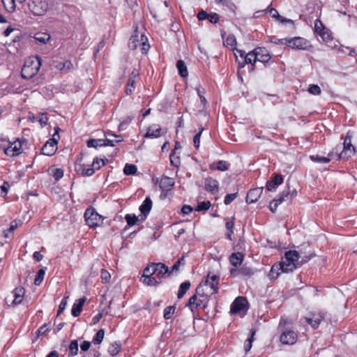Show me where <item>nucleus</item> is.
Returning a JSON list of instances; mask_svg holds the SVG:
<instances>
[{
  "instance_id": "obj_25",
  "label": "nucleus",
  "mask_w": 357,
  "mask_h": 357,
  "mask_svg": "<svg viewBox=\"0 0 357 357\" xmlns=\"http://www.w3.org/2000/svg\"><path fill=\"white\" fill-rule=\"evenodd\" d=\"M225 32L222 33V38L223 39L224 45L227 47H231L233 50H237L235 46L236 45V40L234 35L230 34L227 36L225 39Z\"/></svg>"
},
{
  "instance_id": "obj_34",
  "label": "nucleus",
  "mask_w": 357,
  "mask_h": 357,
  "mask_svg": "<svg viewBox=\"0 0 357 357\" xmlns=\"http://www.w3.org/2000/svg\"><path fill=\"white\" fill-rule=\"evenodd\" d=\"M36 41L41 44H46L50 39V36L47 33H37L33 36Z\"/></svg>"
},
{
  "instance_id": "obj_17",
  "label": "nucleus",
  "mask_w": 357,
  "mask_h": 357,
  "mask_svg": "<svg viewBox=\"0 0 357 357\" xmlns=\"http://www.w3.org/2000/svg\"><path fill=\"white\" fill-rule=\"evenodd\" d=\"M255 52L257 55V61L263 63H267L271 59V55L265 47H257L255 49Z\"/></svg>"
},
{
  "instance_id": "obj_57",
  "label": "nucleus",
  "mask_w": 357,
  "mask_h": 357,
  "mask_svg": "<svg viewBox=\"0 0 357 357\" xmlns=\"http://www.w3.org/2000/svg\"><path fill=\"white\" fill-rule=\"evenodd\" d=\"M238 192L227 194L224 199V203L225 205L230 204L237 197Z\"/></svg>"
},
{
  "instance_id": "obj_50",
  "label": "nucleus",
  "mask_w": 357,
  "mask_h": 357,
  "mask_svg": "<svg viewBox=\"0 0 357 357\" xmlns=\"http://www.w3.org/2000/svg\"><path fill=\"white\" fill-rule=\"evenodd\" d=\"M169 160L171 164L176 167H178L181 165L180 158L178 156H175V150H173L169 155Z\"/></svg>"
},
{
  "instance_id": "obj_61",
  "label": "nucleus",
  "mask_w": 357,
  "mask_h": 357,
  "mask_svg": "<svg viewBox=\"0 0 357 357\" xmlns=\"http://www.w3.org/2000/svg\"><path fill=\"white\" fill-rule=\"evenodd\" d=\"M325 26H324L323 23L319 20H316L314 22V31L315 32L319 34L321 32L322 29H324Z\"/></svg>"
},
{
  "instance_id": "obj_63",
  "label": "nucleus",
  "mask_w": 357,
  "mask_h": 357,
  "mask_svg": "<svg viewBox=\"0 0 357 357\" xmlns=\"http://www.w3.org/2000/svg\"><path fill=\"white\" fill-rule=\"evenodd\" d=\"M225 227L227 231H234V217H232L231 219H227Z\"/></svg>"
},
{
  "instance_id": "obj_39",
  "label": "nucleus",
  "mask_w": 357,
  "mask_h": 357,
  "mask_svg": "<svg viewBox=\"0 0 357 357\" xmlns=\"http://www.w3.org/2000/svg\"><path fill=\"white\" fill-rule=\"evenodd\" d=\"M102 142H103V139H91L87 141V146L89 148H91V147L98 148L100 146H103L104 143Z\"/></svg>"
},
{
  "instance_id": "obj_35",
  "label": "nucleus",
  "mask_w": 357,
  "mask_h": 357,
  "mask_svg": "<svg viewBox=\"0 0 357 357\" xmlns=\"http://www.w3.org/2000/svg\"><path fill=\"white\" fill-rule=\"evenodd\" d=\"M2 3L4 6L5 9L8 13H13L15 11L16 4L15 0H2Z\"/></svg>"
},
{
  "instance_id": "obj_27",
  "label": "nucleus",
  "mask_w": 357,
  "mask_h": 357,
  "mask_svg": "<svg viewBox=\"0 0 357 357\" xmlns=\"http://www.w3.org/2000/svg\"><path fill=\"white\" fill-rule=\"evenodd\" d=\"M210 169H218L221 172L227 171L229 169V163L225 160H219L210 165Z\"/></svg>"
},
{
  "instance_id": "obj_54",
  "label": "nucleus",
  "mask_w": 357,
  "mask_h": 357,
  "mask_svg": "<svg viewBox=\"0 0 357 357\" xmlns=\"http://www.w3.org/2000/svg\"><path fill=\"white\" fill-rule=\"evenodd\" d=\"M240 274L243 276H251L254 274V272L251 268L243 266L240 268Z\"/></svg>"
},
{
  "instance_id": "obj_12",
  "label": "nucleus",
  "mask_w": 357,
  "mask_h": 357,
  "mask_svg": "<svg viewBox=\"0 0 357 357\" xmlns=\"http://www.w3.org/2000/svg\"><path fill=\"white\" fill-rule=\"evenodd\" d=\"M297 334L293 331H285L280 336V342L283 344H294L297 340Z\"/></svg>"
},
{
  "instance_id": "obj_32",
  "label": "nucleus",
  "mask_w": 357,
  "mask_h": 357,
  "mask_svg": "<svg viewBox=\"0 0 357 357\" xmlns=\"http://www.w3.org/2000/svg\"><path fill=\"white\" fill-rule=\"evenodd\" d=\"M140 280L147 286H158L161 283V282L158 281L155 278L151 276H142Z\"/></svg>"
},
{
  "instance_id": "obj_40",
  "label": "nucleus",
  "mask_w": 357,
  "mask_h": 357,
  "mask_svg": "<svg viewBox=\"0 0 357 357\" xmlns=\"http://www.w3.org/2000/svg\"><path fill=\"white\" fill-rule=\"evenodd\" d=\"M73 67V63H71L70 61L69 60H66L63 62H59L56 66V68L59 70H70L72 69Z\"/></svg>"
},
{
  "instance_id": "obj_3",
  "label": "nucleus",
  "mask_w": 357,
  "mask_h": 357,
  "mask_svg": "<svg viewBox=\"0 0 357 357\" xmlns=\"http://www.w3.org/2000/svg\"><path fill=\"white\" fill-rule=\"evenodd\" d=\"M42 65V59L38 56H30L24 62L21 75L23 79H29L38 72Z\"/></svg>"
},
{
  "instance_id": "obj_18",
  "label": "nucleus",
  "mask_w": 357,
  "mask_h": 357,
  "mask_svg": "<svg viewBox=\"0 0 357 357\" xmlns=\"http://www.w3.org/2000/svg\"><path fill=\"white\" fill-rule=\"evenodd\" d=\"M283 177L280 174H274L271 180L266 183V189L268 191H275L278 185L283 183Z\"/></svg>"
},
{
  "instance_id": "obj_56",
  "label": "nucleus",
  "mask_w": 357,
  "mask_h": 357,
  "mask_svg": "<svg viewBox=\"0 0 357 357\" xmlns=\"http://www.w3.org/2000/svg\"><path fill=\"white\" fill-rule=\"evenodd\" d=\"M308 91L313 95H319L321 92L320 87L317 84H310Z\"/></svg>"
},
{
  "instance_id": "obj_24",
  "label": "nucleus",
  "mask_w": 357,
  "mask_h": 357,
  "mask_svg": "<svg viewBox=\"0 0 357 357\" xmlns=\"http://www.w3.org/2000/svg\"><path fill=\"white\" fill-rule=\"evenodd\" d=\"M244 255L241 252L232 253L229 257V261L231 264L235 268H238L242 264Z\"/></svg>"
},
{
  "instance_id": "obj_48",
  "label": "nucleus",
  "mask_w": 357,
  "mask_h": 357,
  "mask_svg": "<svg viewBox=\"0 0 357 357\" xmlns=\"http://www.w3.org/2000/svg\"><path fill=\"white\" fill-rule=\"evenodd\" d=\"M215 2L226 6L232 12L236 9L235 4L231 0H215Z\"/></svg>"
},
{
  "instance_id": "obj_4",
  "label": "nucleus",
  "mask_w": 357,
  "mask_h": 357,
  "mask_svg": "<svg viewBox=\"0 0 357 357\" xmlns=\"http://www.w3.org/2000/svg\"><path fill=\"white\" fill-rule=\"evenodd\" d=\"M28 8L35 16H43L49 10V0H29Z\"/></svg>"
},
{
  "instance_id": "obj_59",
  "label": "nucleus",
  "mask_w": 357,
  "mask_h": 357,
  "mask_svg": "<svg viewBox=\"0 0 357 357\" xmlns=\"http://www.w3.org/2000/svg\"><path fill=\"white\" fill-rule=\"evenodd\" d=\"M204 130V128H201L199 129V131L198 133H197L195 136H194V138H193V143H194V145L196 147V149H198L199 147V143H200V137H201V135L202 133Z\"/></svg>"
},
{
  "instance_id": "obj_29",
  "label": "nucleus",
  "mask_w": 357,
  "mask_h": 357,
  "mask_svg": "<svg viewBox=\"0 0 357 357\" xmlns=\"http://www.w3.org/2000/svg\"><path fill=\"white\" fill-rule=\"evenodd\" d=\"M282 271V266L279 264H275L272 266L271 271L268 273V277L271 280H275L280 275L279 271Z\"/></svg>"
},
{
  "instance_id": "obj_14",
  "label": "nucleus",
  "mask_w": 357,
  "mask_h": 357,
  "mask_svg": "<svg viewBox=\"0 0 357 357\" xmlns=\"http://www.w3.org/2000/svg\"><path fill=\"white\" fill-rule=\"evenodd\" d=\"M263 192V188H256L250 189L246 196V203L250 204L256 202L261 197Z\"/></svg>"
},
{
  "instance_id": "obj_26",
  "label": "nucleus",
  "mask_w": 357,
  "mask_h": 357,
  "mask_svg": "<svg viewBox=\"0 0 357 357\" xmlns=\"http://www.w3.org/2000/svg\"><path fill=\"white\" fill-rule=\"evenodd\" d=\"M310 158L313 162L328 163L333 159V151H331L328 154L327 157L320 156L319 155H312L310 156Z\"/></svg>"
},
{
  "instance_id": "obj_5",
  "label": "nucleus",
  "mask_w": 357,
  "mask_h": 357,
  "mask_svg": "<svg viewBox=\"0 0 357 357\" xmlns=\"http://www.w3.org/2000/svg\"><path fill=\"white\" fill-rule=\"evenodd\" d=\"M297 195V191L294 189L291 191L289 190V187L287 189L284 190L278 196V198L274 199L269 204V209L271 212L275 213L277 210L278 206L284 201L291 202L294 197Z\"/></svg>"
},
{
  "instance_id": "obj_21",
  "label": "nucleus",
  "mask_w": 357,
  "mask_h": 357,
  "mask_svg": "<svg viewBox=\"0 0 357 357\" xmlns=\"http://www.w3.org/2000/svg\"><path fill=\"white\" fill-rule=\"evenodd\" d=\"M86 300L85 297H82L75 301L71 310V314L73 317H77L80 314Z\"/></svg>"
},
{
  "instance_id": "obj_28",
  "label": "nucleus",
  "mask_w": 357,
  "mask_h": 357,
  "mask_svg": "<svg viewBox=\"0 0 357 357\" xmlns=\"http://www.w3.org/2000/svg\"><path fill=\"white\" fill-rule=\"evenodd\" d=\"M190 286H191V283L188 280H186L180 284L178 291V294H177V297L178 299H181L184 296L185 293L190 288Z\"/></svg>"
},
{
  "instance_id": "obj_64",
  "label": "nucleus",
  "mask_w": 357,
  "mask_h": 357,
  "mask_svg": "<svg viewBox=\"0 0 357 357\" xmlns=\"http://www.w3.org/2000/svg\"><path fill=\"white\" fill-rule=\"evenodd\" d=\"M208 13L206 11H205L204 10H201L197 13V17L199 21H203L205 20H208Z\"/></svg>"
},
{
  "instance_id": "obj_58",
  "label": "nucleus",
  "mask_w": 357,
  "mask_h": 357,
  "mask_svg": "<svg viewBox=\"0 0 357 357\" xmlns=\"http://www.w3.org/2000/svg\"><path fill=\"white\" fill-rule=\"evenodd\" d=\"M67 299H68V297H64L62 298V300L59 305V309L57 310V316H59L63 312V310L66 309L67 303H68Z\"/></svg>"
},
{
  "instance_id": "obj_62",
  "label": "nucleus",
  "mask_w": 357,
  "mask_h": 357,
  "mask_svg": "<svg viewBox=\"0 0 357 357\" xmlns=\"http://www.w3.org/2000/svg\"><path fill=\"white\" fill-rule=\"evenodd\" d=\"M53 176L56 181H59L63 176V170L60 168L55 169L53 173Z\"/></svg>"
},
{
  "instance_id": "obj_44",
  "label": "nucleus",
  "mask_w": 357,
  "mask_h": 357,
  "mask_svg": "<svg viewBox=\"0 0 357 357\" xmlns=\"http://www.w3.org/2000/svg\"><path fill=\"white\" fill-rule=\"evenodd\" d=\"M211 202L209 201H204L199 202L195 208L196 211H206L211 207Z\"/></svg>"
},
{
  "instance_id": "obj_2",
  "label": "nucleus",
  "mask_w": 357,
  "mask_h": 357,
  "mask_svg": "<svg viewBox=\"0 0 357 357\" xmlns=\"http://www.w3.org/2000/svg\"><path fill=\"white\" fill-rule=\"evenodd\" d=\"M208 301V296L204 293V285L200 284L196 288L195 294L189 298L186 307H188L192 313H195L200 308H206Z\"/></svg>"
},
{
  "instance_id": "obj_20",
  "label": "nucleus",
  "mask_w": 357,
  "mask_h": 357,
  "mask_svg": "<svg viewBox=\"0 0 357 357\" xmlns=\"http://www.w3.org/2000/svg\"><path fill=\"white\" fill-rule=\"evenodd\" d=\"M155 275L159 278H162L165 275H170L168 266L162 263H154Z\"/></svg>"
},
{
  "instance_id": "obj_16",
  "label": "nucleus",
  "mask_w": 357,
  "mask_h": 357,
  "mask_svg": "<svg viewBox=\"0 0 357 357\" xmlns=\"http://www.w3.org/2000/svg\"><path fill=\"white\" fill-rule=\"evenodd\" d=\"M236 51L239 53L240 56L241 58L245 59V62H247L248 63H250L252 65L250 70L253 71L255 69L254 66L257 62V55L255 52V50L250 52L246 55H245V52L241 50H236Z\"/></svg>"
},
{
  "instance_id": "obj_11",
  "label": "nucleus",
  "mask_w": 357,
  "mask_h": 357,
  "mask_svg": "<svg viewBox=\"0 0 357 357\" xmlns=\"http://www.w3.org/2000/svg\"><path fill=\"white\" fill-rule=\"evenodd\" d=\"M219 276L208 273L206 278L204 285L210 287L212 289L211 294H216L218 291Z\"/></svg>"
},
{
  "instance_id": "obj_15",
  "label": "nucleus",
  "mask_w": 357,
  "mask_h": 357,
  "mask_svg": "<svg viewBox=\"0 0 357 357\" xmlns=\"http://www.w3.org/2000/svg\"><path fill=\"white\" fill-rule=\"evenodd\" d=\"M152 208V201L150 197H146L143 203L139 206V211L141 212V222L146 220L148 214Z\"/></svg>"
},
{
  "instance_id": "obj_55",
  "label": "nucleus",
  "mask_w": 357,
  "mask_h": 357,
  "mask_svg": "<svg viewBox=\"0 0 357 357\" xmlns=\"http://www.w3.org/2000/svg\"><path fill=\"white\" fill-rule=\"evenodd\" d=\"M255 333V331H252L251 336L250 337H248L245 342L244 349H245V352L249 351L252 347V343L253 342V336H254Z\"/></svg>"
},
{
  "instance_id": "obj_47",
  "label": "nucleus",
  "mask_w": 357,
  "mask_h": 357,
  "mask_svg": "<svg viewBox=\"0 0 357 357\" xmlns=\"http://www.w3.org/2000/svg\"><path fill=\"white\" fill-rule=\"evenodd\" d=\"M155 271L154 263H151L144 268L142 276L153 277V275H155Z\"/></svg>"
},
{
  "instance_id": "obj_42",
  "label": "nucleus",
  "mask_w": 357,
  "mask_h": 357,
  "mask_svg": "<svg viewBox=\"0 0 357 357\" xmlns=\"http://www.w3.org/2000/svg\"><path fill=\"white\" fill-rule=\"evenodd\" d=\"M307 321L313 328H317L320 325L321 319L319 316H314L312 318H307Z\"/></svg>"
},
{
  "instance_id": "obj_43",
  "label": "nucleus",
  "mask_w": 357,
  "mask_h": 357,
  "mask_svg": "<svg viewBox=\"0 0 357 357\" xmlns=\"http://www.w3.org/2000/svg\"><path fill=\"white\" fill-rule=\"evenodd\" d=\"M104 335L105 331L103 329H100L93 338V344H100L103 340Z\"/></svg>"
},
{
  "instance_id": "obj_22",
  "label": "nucleus",
  "mask_w": 357,
  "mask_h": 357,
  "mask_svg": "<svg viewBox=\"0 0 357 357\" xmlns=\"http://www.w3.org/2000/svg\"><path fill=\"white\" fill-rule=\"evenodd\" d=\"M25 289L22 287H17L13 291L14 300L13 301V305H17L22 301Z\"/></svg>"
},
{
  "instance_id": "obj_33",
  "label": "nucleus",
  "mask_w": 357,
  "mask_h": 357,
  "mask_svg": "<svg viewBox=\"0 0 357 357\" xmlns=\"http://www.w3.org/2000/svg\"><path fill=\"white\" fill-rule=\"evenodd\" d=\"M121 350V344L119 342H115L112 344L108 349V353L114 356L117 355Z\"/></svg>"
},
{
  "instance_id": "obj_8",
  "label": "nucleus",
  "mask_w": 357,
  "mask_h": 357,
  "mask_svg": "<svg viewBox=\"0 0 357 357\" xmlns=\"http://www.w3.org/2000/svg\"><path fill=\"white\" fill-rule=\"evenodd\" d=\"M343 146V150L340 153H336L337 159H347L353 155L356 151L355 147L351 144V136L349 132H347L344 137Z\"/></svg>"
},
{
  "instance_id": "obj_45",
  "label": "nucleus",
  "mask_w": 357,
  "mask_h": 357,
  "mask_svg": "<svg viewBox=\"0 0 357 357\" xmlns=\"http://www.w3.org/2000/svg\"><path fill=\"white\" fill-rule=\"evenodd\" d=\"M5 153L7 155L15 156L20 153V149L16 145L14 146H10L5 150Z\"/></svg>"
},
{
  "instance_id": "obj_1",
  "label": "nucleus",
  "mask_w": 357,
  "mask_h": 357,
  "mask_svg": "<svg viewBox=\"0 0 357 357\" xmlns=\"http://www.w3.org/2000/svg\"><path fill=\"white\" fill-rule=\"evenodd\" d=\"M312 257V255L310 256L305 255L303 257L302 259L299 261L298 259L301 256L298 251H287L284 254V257L282 258V261L280 262V264L282 266V271L284 273L293 272L295 269L307 262Z\"/></svg>"
},
{
  "instance_id": "obj_52",
  "label": "nucleus",
  "mask_w": 357,
  "mask_h": 357,
  "mask_svg": "<svg viewBox=\"0 0 357 357\" xmlns=\"http://www.w3.org/2000/svg\"><path fill=\"white\" fill-rule=\"evenodd\" d=\"M45 273V270L43 268H41L38 271L36 277L34 280L35 285L38 286L41 284L42 281L43 280Z\"/></svg>"
},
{
  "instance_id": "obj_13",
  "label": "nucleus",
  "mask_w": 357,
  "mask_h": 357,
  "mask_svg": "<svg viewBox=\"0 0 357 357\" xmlns=\"http://www.w3.org/2000/svg\"><path fill=\"white\" fill-rule=\"evenodd\" d=\"M174 185V181L172 178L168 176H162L160 179L159 186L162 190V192H165L163 195V197H165L167 196L166 192L170 191L173 186ZM162 194L161 195V197Z\"/></svg>"
},
{
  "instance_id": "obj_7",
  "label": "nucleus",
  "mask_w": 357,
  "mask_h": 357,
  "mask_svg": "<svg viewBox=\"0 0 357 357\" xmlns=\"http://www.w3.org/2000/svg\"><path fill=\"white\" fill-rule=\"evenodd\" d=\"M59 130V128L57 127L55 129V133L54 134L53 137L49 139L43 145L41 149L42 154L47 156H52L56 153L57 150V143L59 139V135L58 133Z\"/></svg>"
},
{
  "instance_id": "obj_37",
  "label": "nucleus",
  "mask_w": 357,
  "mask_h": 357,
  "mask_svg": "<svg viewBox=\"0 0 357 357\" xmlns=\"http://www.w3.org/2000/svg\"><path fill=\"white\" fill-rule=\"evenodd\" d=\"M137 171V166L132 164H126L123 168V173L126 175H134Z\"/></svg>"
},
{
  "instance_id": "obj_53",
  "label": "nucleus",
  "mask_w": 357,
  "mask_h": 357,
  "mask_svg": "<svg viewBox=\"0 0 357 357\" xmlns=\"http://www.w3.org/2000/svg\"><path fill=\"white\" fill-rule=\"evenodd\" d=\"M100 278L102 280V282L106 284L109 282L111 275L107 270L102 269L100 272Z\"/></svg>"
},
{
  "instance_id": "obj_31",
  "label": "nucleus",
  "mask_w": 357,
  "mask_h": 357,
  "mask_svg": "<svg viewBox=\"0 0 357 357\" xmlns=\"http://www.w3.org/2000/svg\"><path fill=\"white\" fill-rule=\"evenodd\" d=\"M176 68L178 71V74L182 77H186L188 75L187 67L183 60H178L176 63Z\"/></svg>"
},
{
  "instance_id": "obj_6",
  "label": "nucleus",
  "mask_w": 357,
  "mask_h": 357,
  "mask_svg": "<svg viewBox=\"0 0 357 357\" xmlns=\"http://www.w3.org/2000/svg\"><path fill=\"white\" fill-rule=\"evenodd\" d=\"M84 220L86 225L90 227H96L102 222V217L99 215L93 207L86 208L84 212Z\"/></svg>"
},
{
  "instance_id": "obj_49",
  "label": "nucleus",
  "mask_w": 357,
  "mask_h": 357,
  "mask_svg": "<svg viewBox=\"0 0 357 357\" xmlns=\"http://www.w3.org/2000/svg\"><path fill=\"white\" fill-rule=\"evenodd\" d=\"M78 171L81 172L82 174L88 176H92L95 172L92 167L86 168L84 165H80Z\"/></svg>"
},
{
  "instance_id": "obj_46",
  "label": "nucleus",
  "mask_w": 357,
  "mask_h": 357,
  "mask_svg": "<svg viewBox=\"0 0 357 357\" xmlns=\"http://www.w3.org/2000/svg\"><path fill=\"white\" fill-rule=\"evenodd\" d=\"M184 256L178 259L174 264L172 266L171 270L169 271V274H173L174 273H177L179 270V267L181 264H184Z\"/></svg>"
},
{
  "instance_id": "obj_10",
  "label": "nucleus",
  "mask_w": 357,
  "mask_h": 357,
  "mask_svg": "<svg viewBox=\"0 0 357 357\" xmlns=\"http://www.w3.org/2000/svg\"><path fill=\"white\" fill-rule=\"evenodd\" d=\"M248 301L245 298L239 296L236 298L231 305V314H238L243 312L245 313L248 310Z\"/></svg>"
},
{
  "instance_id": "obj_36",
  "label": "nucleus",
  "mask_w": 357,
  "mask_h": 357,
  "mask_svg": "<svg viewBox=\"0 0 357 357\" xmlns=\"http://www.w3.org/2000/svg\"><path fill=\"white\" fill-rule=\"evenodd\" d=\"M78 342L77 340L71 341L69 345V356H75L78 354Z\"/></svg>"
},
{
  "instance_id": "obj_41",
  "label": "nucleus",
  "mask_w": 357,
  "mask_h": 357,
  "mask_svg": "<svg viewBox=\"0 0 357 357\" xmlns=\"http://www.w3.org/2000/svg\"><path fill=\"white\" fill-rule=\"evenodd\" d=\"M176 310V307L174 305L168 306L165 308L163 317L165 319H169L172 317Z\"/></svg>"
},
{
  "instance_id": "obj_19",
  "label": "nucleus",
  "mask_w": 357,
  "mask_h": 357,
  "mask_svg": "<svg viewBox=\"0 0 357 357\" xmlns=\"http://www.w3.org/2000/svg\"><path fill=\"white\" fill-rule=\"evenodd\" d=\"M219 188L218 181L212 178H206L204 181V189L211 192L215 194Z\"/></svg>"
},
{
  "instance_id": "obj_51",
  "label": "nucleus",
  "mask_w": 357,
  "mask_h": 357,
  "mask_svg": "<svg viewBox=\"0 0 357 357\" xmlns=\"http://www.w3.org/2000/svg\"><path fill=\"white\" fill-rule=\"evenodd\" d=\"M319 35L321 37L323 40L326 42H328L332 40V36L330 31L327 28L322 29L321 33Z\"/></svg>"
},
{
  "instance_id": "obj_23",
  "label": "nucleus",
  "mask_w": 357,
  "mask_h": 357,
  "mask_svg": "<svg viewBox=\"0 0 357 357\" xmlns=\"http://www.w3.org/2000/svg\"><path fill=\"white\" fill-rule=\"evenodd\" d=\"M161 128L159 126L153 125L148 128L144 135L146 138H157L160 136Z\"/></svg>"
},
{
  "instance_id": "obj_38",
  "label": "nucleus",
  "mask_w": 357,
  "mask_h": 357,
  "mask_svg": "<svg viewBox=\"0 0 357 357\" xmlns=\"http://www.w3.org/2000/svg\"><path fill=\"white\" fill-rule=\"evenodd\" d=\"M135 79L133 77H129L127 82L126 93L127 95H131L135 91Z\"/></svg>"
},
{
  "instance_id": "obj_9",
  "label": "nucleus",
  "mask_w": 357,
  "mask_h": 357,
  "mask_svg": "<svg viewBox=\"0 0 357 357\" xmlns=\"http://www.w3.org/2000/svg\"><path fill=\"white\" fill-rule=\"evenodd\" d=\"M287 43V46L294 50H307L312 47L310 42L302 37L288 38Z\"/></svg>"
},
{
  "instance_id": "obj_60",
  "label": "nucleus",
  "mask_w": 357,
  "mask_h": 357,
  "mask_svg": "<svg viewBox=\"0 0 357 357\" xmlns=\"http://www.w3.org/2000/svg\"><path fill=\"white\" fill-rule=\"evenodd\" d=\"M208 20L212 24H217L220 20V17L216 13H210L208 15Z\"/></svg>"
},
{
  "instance_id": "obj_30",
  "label": "nucleus",
  "mask_w": 357,
  "mask_h": 357,
  "mask_svg": "<svg viewBox=\"0 0 357 357\" xmlns=\"http://www.w3.org/2000/svg\"><path fill=\"white\" fill-rule=\"evenodd\" d=\"M125 220L129 227L137 225L139 222H142L141 217L139 218L135 214H126L125 216Z\"/></svg>"
}]
</instances>
